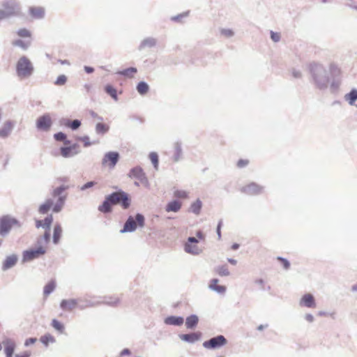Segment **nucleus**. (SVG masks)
Masks as SVG:
<instances>
[{
  "mask_svg": "<svg viewBox=\"0 0 357 357\" xmlns=\"http://www.w3.org/2000/svg\"><path fill=\"white\" fill-rule=\"evenodd\" d=\"M33 71V66L31 61L26 56L19 59L16 64V72L21 79L31 76Z\"/></svg>",
  "mask_w": 357,
  "mask_h": 357,
  "instance_id": "obj_4",
  "label": "nucleus"
},
{
  "mask_svg": "<svg viewBox=\"0 0 357 357\" xmlns=\"http://www.w3.org/2000/svg\"><path fill=\"white\" fill-rule=\"evenodd\" d=\"M174 196L177 198L185 199L188 197V193L183 190H176Z\"/></svg>",
  "mask_w": 357,
  "mask_h": 357,
  "instance_id": "obj_40",
  "label": "nucleus"
},
{
  "mask_svg": "<svg viewBox=\"0 0 357 357\" xmlns=\"http://www.w3.org/2000/svg\"><path fill=\"white\" fill-rule=\"evenodd\" d=\"M345 98L350 105H353L357 100V90H351L349 93L345 96Z\"/></svg>",
  "mask_w": 357,
  "mask_h": 357,
  "instance_id": "obj_30",
  "label": "nucleus"
},
{
  "mask_svg": "<svg viewBox=\"0 0 357 357\" xmlns=\"http://www.w3.org/2000/svg\"><path fill=\"white\" fill-rule=\"evenodd\" d=\"M105 91L115 100H117V91L112 86L108 84L105 88Z\"/></svg>",
  "mask_w": 357,
  "mask_h": 357,
  "instance_id": "obj_34",
  "label": "nucleus"
},
{
  "mask_svg": "<svg viewBox=\"0 0 357 357\" xmlns=\"http://www.w3.org/2000/svg\"><path fill=\"white\" fill-rule=\"evenodd\" d=\"M218 273L221 276H226L229 274V270L227 266H222L219 267L217 270Z\"/></svg>",
  "mask_w": 357,
  "mask_h": 357,
  "instance_id": "obj_39",
  "label": "nucleus"
},
{
  "mask_svg": "<svg viewBox=\"0 0 357 357\" xmlns=\"http://www.w3.org/2000/svg\"><path fill=\"white\" fill-rule=\"evenodd\" d=\"M69 144V142L66 141V142H65V144Z\"/></svg>",
  "mask_w": 357,
  "mask_h": 357,
  "instance_id": "obj_64",
  "label": "nucleus"
},
{
  "mask_svg": "<svg viewBox=\"0 0 357 357\" xmlns=\"http://www.w3.org/2000/svg\"><path fill=\"white\" fill-rule=\"evenodd\" d=\"M305 319L308 322H312L314 321V317H313V316L311 314H307L305 315Z\"/></svg>",
  "mask_w": 357,
  "mask_h": 357,
  "instance_id": "obj_53",
  "label": "nucleus"
},
{
  "mask_svg": "<svg viewBox=\"0 0 357 357\" xmlns=\"http://www.w3.org/2000/svg\"><path fill=\"white\" fill-rule=\"evenodd\" d=\"M96 131L99 133H105L109 130V126L106 124L98 123L96 125Z\"/></svg>",
  "mask_w": 357,
  "mask_h": 357,
  "instance_id": "obj_36",
  "label": "nucleus"
},
{
  "mask_svg": "<svg viewBox=\"0 0 357 357\" xmlns=\"http://www.w3.org/2000/svg\"><path fill=\"white\" fill-rule=\"evenodd\" d=\"M54 138L57 141H63V140L66 139V135L64 133H63V132H58V133L54 135Z\"/></svg>",
  "mask_w": 357,
  "mask_h": 357,
  "instance_id": "obj_45",
  "label": "nucleus"
},
{
  "mask_svg": "<svg viewBox=\"0 0 357 357\" xmlns=\"http://www.w3.org/2000/svg\"><path fill=\"white\" fill-rule=\"evenodd\" d=\"M60 305L63 310L72 311L77 307V303L74 299L63 300Z\"/></svg>",
  "mask_w": 357,
  "mask_h": 357,
  "instance_id": "obj_17",
  "label": "nucleus"
},
{
  "mask_svg": "<svg viewBox=\"0 0 357 357\" xmlns=\"http://www.w3.org/2000/svg\"><path fill=\"white\" fill-rule=\"evenodd\" d=\"M120 300L117 297L110 298V301H107V303L112 305H116L119 303Z\"/></svg>",
  "mask_w": 357,
  "mask_h": 357,
  "instance_id": "obj_49",
  "label": "nucleus"
},
{
  "mask_svg": "<svg viewBox=\"0 0 357 357\" xmlns=\"http://www.w3.org/2000/svg\"><path fill=\"white\" fill-rule=\"evenodd\" d=\"M1 349H2V344H1V343H0V351L1 350Z\"/></svg>",
  "mask_w": 357,
  "mask_h": 357,
  "instance_id": "obj_63",
  "label": "nucleus"
},
{
  "mask_svg": "<svg viewBox=\"0 0 357 357\" xmlns=\"http://www.w3.org/2000/svg\"><path fill=\"white\" fill-rule=\"evenodd\" d=\"M222 225V221L220 220L219 222H218V227H217V233H218V238H221L220 229H221Z\"/></svg>",
  "mask_w": 357,
  "mask_h": 357,
  "instance_id": "obj_51",
  "label": "nucleus"
},
{
  "mask_svg": "<svg viewBox=\"0 0 357 357\" xmlns=\"http://www.w3.org/2000/svg\"><path fill=\"white\" fill-rule=\"evenodd\" d=\"M278 260L281 262V264H282L283 267L285 269H288L289 268L290 264L286 259L279 257H278Z\"/></svg>",
  "mask_w": 357,
  "mask_h": 357,
  "instance_id": "obj_44",
  "label": "nucleus"
},
{
  "mask_svg": "<svg viewBox=\"0 0 357 357\" xmlns=\"http://www.w3.org/2000/svg\"><path fill=\"white\" fill-rule=\"evenodd\" d=\"M227 342L226 338L223 335H220L204 342L203 346L208 349H214L225 345Z\"/></svg>",
  "mask_w": 357,
  "mask_h": 357,
  "instance_id": "obj_9",
  "label": "nucleus"
},
{
  "mask_svg": "<svg viewBox=\"0 0 357 357\" xmlns=\"http://www.w3.org/2000/svg\"><path fill=\"white\" fill-rule=\"evenodd\" d=\"M129 176L132 178L135 179V185H147L148 180L144 173L143 170L140 167H135L130 172Z\"/></svg>",
  "mask_w": 357,
  "mask_h": 357,
  "instance_id": "obj_8",
  "label": "nucleus"
},
{
  "mask_svg": "<svg viewBox=\"0 0 357 357\" xmlns=\"http://www.w3.org/2000/svg\"><path fill=\"white\" fill-rule=\"evenodd\" d=\"M202 206V202L200 200H197L193 204H192L190 209L192 212H193L194 213L199 214L201 211Z\"/></svg>",
  "mask_w": 357,
  "mask_h": 357,
  "instance_id": "obj_33",
  "label": "nucleus"
},
{
  "mask_svg": "<svg viewBox=\"0 0 357 357\" xmlns=\"http://www.w3.org/2000/svg\"><path fill=\"white\" fill-rule=\"evenodd\" d=\"M79 141L82 142L84 146H89L91 144L89 140V137L87 136H84L79 139Z\"/></svg>",
  "mask_w": 357,
  "mask_h": 357,
  "instance_id": "obj_46",
  "label": "nucleus"
},
{
  "mask_svg": "<svg viewBox=\"0 0 357 357\" xmlns=\"http://www.w3.org/2000/svg\"><path fill=\"white\" fill-rule=\"evenodd\" d=\"M30 13L36 18H41L44 16V9L40 7H31L29 9Z\"/></svg>",
  "mask_w": 357,
  "mask_h": 357,
  "instance_id": "obj_25",
  "label": "nucleus"
},
{
  "mask_svg": "<svg viewBox=\"0 0 357 357\" xmlns=\"http://www.w3.org/2000/svg\"><path fill=\"white\" fill-rule=\"evenodd\" d=\"M222 33L226 36H231L233 35V32L231 30H223Z\"/></svg>",
  "mask_w": 357,
  "mask_h": 357,
  "instance_id": "obj_55",
  "label": "nucleus"
},
{
  "mask_svg": "<svg viewBox=\"0 0 357 357\" xmlns=\"http://www.w3.org/2000/svg\"><path fill=\"white\" fill-rule=\"evenodd\" d=\"M238 248V244H234V245H232V248H233L234 250H236V249H237Z\"/></svg>",
  "mask_w": 357,
  "mask_h": 357,
  "instance_id": "obj_61",
  "label": "nucleus"
},
{
  "mask_svg": "<svg viewBox=\"0 0 357 357\" xmlns=\"http://www.w3.org/2000/svg\"><path fill=\"white\" fill-rule=\"evenodd\" d=\"M229 262L231 263V264H236V261L235 259H228Z\"/></svg>",
  "mask_w": 357,
  "mask_h": 357,
  "instance_id": "obj_60",
  "label": "nucleus"
},
{
  "mask_svg": "<svg viewBox=\"0 0 357 357\" xmlns=\"http://www.w3.org/2000/svg\"><path fill=\"white\" fill-rule=\"evenodd\" d=\"M95 184H96V183H95V182H93V181L88 182V183H86V184H84V185L81 188V189H82V190H86V189H87V188H91V187L93 186Z\"/></svg>",
  "mask_w": 357,
  "mask_h": 357,
  "instance_id": "obj_50",
  "label": "nucleus"
},
{
  "mask_svg": "<svg viewBox=\"0 0 357 357\" xmlns=\"http://www.w3.org/2000/svg\"><path fill=\"white\" fill-rule=\"evenodd\" d=\"M56 282L54 280L50 281L45 287L43 289V294L45 297L48 296L55 289Z\"/></svg>",
  "mask_w": 357,
  "mask_h": 357,
  "instance_id": "obj_26",
  "label": "nucleus"
},
{
  "mask_svg": "<svg viewBox=\"0 0 357 357\" xmlns=\"http://www.w3.org/2000/svg\"><path fill=\"white\" fill-rule=\"evenodd\" d=\"M2 344L4 346L6 356L12 357L15 347L14 342L10 339H6L3 341Z\"/></svg>",
  "mask_w": 357,
  "mask_h": 357,
  "instance_id": "obj_16",
  "label": "nucleus"
},
{
  "mask_svg": "<svg viewBox=\"0 0 357 357\" xmlns=\"http://www.w3.org/2000/svg\"><path fill=\"white\" fill-rule=\"evenodd\" d=\"M119 159V154L115 151H110L105 154L102 160V165L104 167L113 169Z\"/></svg>",
  "mask_w": 357,
  "mask_h": 357,
  "instance_id": "obj_7",
  "label": "nucleus"
},
{
  "mask_svg": "<svg viewBox=\"0 0 357 357\" xmlns=\"http://www.w3.org/2000/svg\"><path fill=\"white\" fill-rule=\"evenodd\" d=\"M62 234V229L59 225H56L54 228L53 241L58 243Z\"/></svg>",
  "mask_w": 357,
  "mask_h": 357,
  "instance_id": "obj_28",
  "label": "nucleus"
},
{
  "mask_svg": "<svg viewBox=\"0 0 357 357\" xmlns=\"http://www.w3.org/2000/svg\"><path fill=\"white\" fill-rule=\"evenodd\" d=\"M12 127L13 126L10 122L5 123L3 126L0 129V136L3 137L8 136L12 130Z\"/></svg>",
  "mask_w": 357,
  "mask_h": 357,
  "instance_id": "obj_27",
  "label": "nucleus"
},
{
  "mask_svg": "<svg viewBox=\"0 0 357 357\" xmlns=\"http://www.w3.org/2000/svg\"><path fill=\"white\" fill-rule=\"evenodd\" d=\"M52 327L60 333H63L64 331V326L62 323L56 319H53L52 321Z\"/></svg>",
  "mask_w": 357,
  "mask_h": 357,
  "instance_id": "obj_35",
  "label": "nucleus"
},
{
  "mask_svg": "<svg viewBox=\"0 0 357 357\" xmlns=\"http://www.w3.org/2000/svg\"><path fill=\"white\" fill-rule=\"evenodd\" d=\"M20 6L15 1L6 0L0 9V20L20 15Z\"/></svg>",
  "mask_w": 357,
  "mask_h": 357,
  "instance_id": "obj_3",
  "label": "nucleus"
},
{
  "mask_svg": "<svg viewBox=\"0 0 357 357\" xmlns=\"http://www.w3.org/2000/svg\"><path fill=\"white\" fill-rule=\"evenodd\" d=\"M52 221H53V218H52V215H48L47 218H45L44 220H37L36 222V226L37 228L42 227L46 229V231L44 234V239H45V242H47V243L49 242L50 239V234L49 231H50V225L52 223Z\"/></svg>",
  "mask_w": 357,
  "mask_h": 357,
  "instance_id": "obj_11",
  "label": "nucleus"
},
{
  "mask_svg": "<svg viewBox=\"0 0 357 357\" xmlns=\"http://www.w3.org/2000/svg\"><path fill=\"white\" fill-rule=\"evenodd\" d=\"M17 221L8 216H3L0 218V235H3L8 233L10 229L15 225H17Z\"/></svg>",
  "mask_w": 357,
  "mask_h": 357,
  "instance_id": "obj_10",
  "label": "nucleus"
},
{
  "mask_svg": "<svg viewBox=\"0 0 357 357\" xmlns=\"http://www.w3.org/2000/svg\"><path fill=\"white\" fill-rule=\"evenodd\" d=\"M181 207V203L178 201H173L169 202L166 206V211L167 212L173 211L177 212Z\"/></svg>",
  "mask_w": 357,
  "mask_h": 357,
  "instance_id": "obj_23",
  "label": "nucleus"
},
{
  "mask_svg": "<svg viewBox=\"0 0 357 357\" xmlns=\"http://www.w3.org/2000/svg\"><path fill=\"white\" fill-rule=\"evenodd\" d=\"M80 121H78V120H74L73 121L71 122L70 125V127L73 129V130H75L77 128H78L79 126H80Z\"/></svg>",
  "mask_w": 357,
  "mask_h": 357,
  "instance_id": "obj_48",
  "label": "nucleus"
},
{
  "mask_svg": "<svg viewBox=\"0 0 357 357\" xmlns=\"http://www.w3.org/2000/svg\"><path fill=\"white\" fill-rule=\"evenodd\" d=\"M52 126V119L50 114H46L40 116L36 121V127L38 129L47 131Z\"/></svg>",
  "mask_w": 357,
  "mask_h": 357,
  "instance_id": "obj_12",
  "label": "nucleus"
},
{
  "mask_svg": "<svg viewBox=\"0 0 357 357\" xmlns=\"http://www.w3.org/2000/svg\"><path fill=\"white\" fill-rule=\"evenodd\" d=\"M45 253V249L43 247H39L37 249H31L26 250L23 254V259L24 261H31L34 259L38 258L40 256Z\"/></svg>",
  "mask_w": 357,
  "mask_h": 357,
  "instance_id": "obj_13",
  "label": "nucleus"
},
{
  "mask_svg": "<svg viewBox=\"0 0 357 357\" xmlns=\"http://www.w3.org/2000/svg\"><path fill=\"white\" fill-rule=\"evenodd\" d=\"M352 289L354 291H357V284L356 285L353 286Z\"/></svg>",
  "mask_w": 357,
  "mask_h": 357,
  "instance_id": "obj_62",
  "label": "nucleus"
},
{
  "mask_svg": "<svg viewBox=\"0 0 357 357\" xmlns=\"http://www.w3.org/2000/svg\"><path fill=\"white\" fill-rule=\"evenodd\" d=\"M17 34L22 38H30L31 36V32L26 29H20L17 32Z\"/></svg>",
  "mask_w": 357,
  "mask_h": 357,
  "instance_id": "obj_37",
  "label": "nucleus"
},
{
  "mask_svg": "<svg viewBox=\"0 0 357 357\" xmlns=\"http://www.w3.org/2000/svg\"><path fill=\"white\" fill-rule=\"evenodd\" d=\"M209 287L220 294L224 293L226 290V287L225 286L218 284V280L217 279H213L211 281Z\"/></svg>",
  "mask_w": 357,
  "mask_h": 357,
  "instance_id": "obj_22",
  "label": "nucleus"
},
{
  "mask_svg": "<svg viewBox=\"0 0 357 357\" xmlns=\"http://www.w3.org/2000/svg\"><path fill=\"white\" fill-rule=\"evenodd\" d=\"M249 164V160L248 159H240L237 162V167L238 168H243Z\"/></svg>",
  "mask_w": 357,
  "mask_h": 357,
  "instance_id": "obj_43",
  "label": "nucleus"
},
{
  "mask_svg": "<svg viewBox=\"0 0 357 357\" xmlns=\"http://www.w3.org/2000/svg\"><path fill=\"white\" fill-rule=\"evenodd\" d=\"M300 305L309 308H314L316 307L314 298L310 294H305L303 296L300 301Z\"/></svg>",
  "mask_w": 357,
  "mask_h": 357,
  "instance_id": "obj_15",
  "label": "nucleus"
},
{
  "mask_svg": "<svg viewBox=\"0 0 357 357\" xmlns=\"http://www.w3.org/2000/svg\"><path fill=\"white\" fill-rule=\"evenodd\" d=\"M68 188L66 185H61L55 188L52 192V197L46 199L38 208V212L41 214H45L50 210L53 212L58 213L62 209L66 197L61 196L62 192Z\"/></svg>",
  "mask_w": 357,
  "mask_h": 357,
  "instance_id": "obj_2",
  "label": "nucleus"
},
{
  "mask_svg": "<svg viewBox=\"0 0 357 357\" xmlns=\"http://www.w3.org/2000/svg\"><path fill=\"white\" fill-rule=\"evenodd\" d=\"M17 258L15 255L8 256L6 257L3 264V269L6 270L13 267L17 262Z\"/></svg>",
  "mask_w": 357,
  "mask_h": 357,
  "instance_id": "obj_20",
  "label": "nucleus"
},
{
  "mask_svg": "<svg viewBox=\"0 0 357 357\" xmlns=\"http://www.w3.org/2000/svg\"><path fill=\"white\" fill-rule=\"evenodd\" d=\"M66 80L67 78L64 75H59L55 82V84L59 86L63 85L66 82Z\"/></svg>",
  "mask_w": 357,
  "mask_h": 357,
  "instance_id": "obj_42",
  "label": "nucleus"
},
{
  "mask_svg": "<svg viewBox=\"0 0 357 357\" xmlns=\"http://www.w3.org/2000/svg\"><path fill=\"white\" fill-rule=\"evenodd\" d=\"M137 72L136 68L131 67L119 72V74L129 78H132Z\"/></svg>",
  "mask_w": 357,
  "mask_h": 357,
  "instance_id": "obj_29",
  "label": "nucleus"
},
{
  "mask_svg": "<svg viewBox=\"0 0 357 357\" xmlns=\"http://www.w3.org/2000/svg\"><path fill=\"white\" fill-rule=\"evenodd\" d=\"M130 354V351L129 349H123L121 352V356H124V355H128Z\"/></svg>",
  "mask_w": 357,
  "mask_h": 357,
  "instance_id": "obj_57",
  "label": "nucleus"
},
{
  "mask_svg": "<svg viewBox=\"0 0 357 357\" xmlns=\"http://www.w3.org/2000/svg\"><path fill=\"white\" fill-rule=\"evenodd\" d=\"M196 236L199 240H204L205 236L204 234L201 231H197Z\"/></svg>",
  "mask_w": 357,
  "mask_h": 357,
  "instance_id": "obj_54",
  "label": "nucleus"
},
{
  "mask_svg": "<svg viewBox=\"0 0 357 357\" xmlns=\"http://www.w3.org/2000/svg\"><path fill=\"white\" fill-rule=\"evenodd\" d=\"M131 199L130 196L123 191L114 192L107 195L102 204L98 206V211L103 213H111L114 205L119 204L123 209L130 207Z\"/></svg>",
  "mask_w": 357,
  "mask_h": 357,
  "instance_id": "obj_1",
  "label": "nucleus"
},
{
  "mask_svg": "<svg viewBox=\"0 0 357 357\" xmlns=\"http://www.w3.org/2000/svg\"><path fill=\"white\" fill-rule=\"evenodd\" d=\"M256 283L259 284L261 287H263L264 284V280L262 279H259L255 281Z\"/></svg>",
  "mask_w": 357,
  "mask_h": 357,
  "instance_id": "obj_58",
  "label": "nucleus"
},
{
  "mask_svg": "<svg viewBox=\"0 0 357 357\" xmlns=\"http://www.w3.org/2000/svg\"><path fill=\"white\" fill-rule=\"evenodd\" d=\"M77 148L78 146L77 144H73L68 147H62L61 149V153L65 158L70 157L77 153Z\"/></svg>",
  "mask_w": 357,
  "mask_h": 357,
  "instance_id": "obj_18",
  "label": "nucleus"
},
{
  "mask_svg": "<svg viewBox=\"0 0 357 357\" xmlns=\"http://www.w3.org/2000/svg\"><path fill=\"white\" fill-rule=\"evenodd\" d=\"M13 45L15 46H19L22 47L24 50H26L28 47V44L24 43V41L21 40H16L13 42Z\"/></svg>",
  "mask_w": 357,
  "mask_h": 357,
  "instance_id": "obj_41",
  "label": "nucleus"
},
{
  "mask_svg": "<svg viewBox=\"0 0 357 357\" xmlns=\"http://www.w3.org/2000/svg\"><path fill=\"white\" fill-rule=\"evenodd\" d=\"M198 321H199V319H198L197 316L191 315V316L187 317L186 321H185V326L188 328H193L197 326Z\"/></svg>",
  "mask_w": 357,
  "mask_h": 357,
  "instance_id": "obj_24",
  "label": "nucleus"
},
{
  "mask_svg": "<svg viewBox=\"0 0 357 357\" xmlns=\"http://www.w3.org/2000/svg\"><path fill=\"white\" fill-rule=\"evenodd\" d=\"M200 333H193L190 334H183L180 335V338L186 342H194L200 338Z\"/></svg>",
  "mask_w": 357,
  "mask_h": 357,
  "instance_id": "obj_19",
  "label": "nucleus"
},
{
  "mask_svg": "<svg viewBox=\"0 0 357 357\" xmlns=\"http://www.w3.org/2000/svg\"><path fill=\"white\" fill-rule=\"evenodd\" d=\"M85 69H86L87 73H92L93 71V69L92 68H90V67H86Z\"/></svg>",
  "mask_w": 357,
  "mask_h": 357,
  "instance_id": "obj_59",
  "label": "nucleus"
},
{
  "mask_svg": "<svg viewBox=\"0 0 357 357\" xmlns=\"http://www.w3.org/2000/svg\"><path fill=\"white\" fill-rule=\"evenodd\" d=\"M144 217L142 214H137L135 220L133 217L130 216L126 222L123 229L121 231L122 233L133 231L136 229L137 226L140 227H144Z\"/></svg>",
  "mask_w": 357,
  "mask_h": 357,
  "instance_id": "obj_5",
  "label": "nucleus"
},
{
  "mask_svg": "<svg viewBox=\"0 0 357 357\" xmlns=\"http://www.w3.org/2000/svg\"><path fill=\"white\" fill-rule=\"evenodd\" d=\"M149 89V87L148 84L144 82H140L137 86V91L141 95L146 94L148 92Z\"/></svg>",
  "mask_w": 357,
  "mask_h": 357,
  "instance_id": "obj_31",
  "label": "nucleus"
},
{
  "mask_svg": "<svg viewBox=\"0 0 357 357\" xmlns=\"http://www.w3.org/2000/svg\"><path fill=\"white\" fill-rule=\"evenodd\" d=\"M271 39L274 42H278L280 39V34L279 33H275V32L271 31Z\"/></svg>",
  "mask_w": 357,
  "mask_h": 357,
  "instance_id": "obj_47",
  "label": "nucleus"
},
{
  "mask_svg": "<svg viewBox=\"0 0 357 357\" xmlns=\"http://www.w3.org/2000/svg\"><path fill=\"white\" fill-rule=\"evenodd\" d=\"M165 324L169 325L181 326L183 323V319L181 317H168L165 319Z\"/></svg>",
  "mask_w": 357,
  "mask_h": 357,
  "instance_id": "obj_21",
  "label": "nucleus"
},
{
  "mask_svg": "<svg viewBox=\"0 0 357 357\" xmlns=\"http://www.w3.org/2000/svg\"><path fill=\"white\" fill-rule=\"evenodd\" d=\"M29 356H30V354L28 352H24L22 354H17L15 356V357H29Z\"/></svg>",
  "mask_w": 357,
  "mask_h": 357,
  "instance_id": "obj_56",
  "label": "nucleus"
},
{
  "mask_svg": "<svg viewBox=\"0 0 357 357\" xmlns=\"http://www.w3.org/2000/svg\"><path fill=\"white\" fill-rule=\"evenodd\" d=\"M149 159L153 164L155 169H158V156L156 153L152 152L149 154Z\"/></svg>",
  "mask_w": 357,
  "mask_h": 357,
  "instance_id": "obj_38",
  "label": "nucleus"
},
{
  "mask_svg": "<svg viewBox=\"0 0 357 357\" xmlns=\"http://www.w3.org/2000/svg\"><path fill=\"white\" fill-rule=\"evenodd\" d=\"M36 338H29L25 342V345L29 346L30 344H34L36 342Z\"/></svg>",
  "mask_w": 357,
  "mask_h": 357,
  "instance_id": "obj_52",
  "label": "nucleus"
},
{
  "mask_svg": "<svg viewBox=\"0 0 357 357\" xmlns=\"http://www.w3.org/2000/svg\"><path fill=\"white\" fill-rule=\"evenodd\" d=\"M198 240L195 237H189L185 245V250L188 253L197 255L199 253L200 250L197 246Z\"/></svg>",
  "mask_w": 357,
  "mask_h": 357,
  "instance_id": "obj_14",
  "label": "nucleus"
},
{
  "mask_svg": "<svg viewBox=\"0 0 357 357\" xmlns=\"http://www.w3.org/2000/svg\"><path fill=\"white\" fill-rule=\"evenodd\" d=\"M241 191L247 195L255 196L261 194L264 192V187L257 183L251 182L243 185Z\"/></svg>",
  "mask_w": 357,
  "mask_h": 357,
  "instance_id": "obj_6",
  "label": "nucleus"
},
{
  "mask_svg": "<svg viewBox=\"0 0 357 357\" xmlns=\"http://www.w3.org/2000/svg\"><path fill=\"white\" fill-rule=\"evenodd\" d=\"M40 342L45 346H48L50 343L55 342V338L50 334H46L40 337Z\"/></svg>",
  "mask_w": 357,
  "mask_h": 357,
  "instance_id": "obj_32",
  "label": "nucleus"
}]
</instances>
